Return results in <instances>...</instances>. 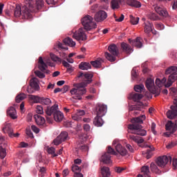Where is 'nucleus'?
<instances>
[{
  "instance_id": "1",
  "label": "nucleus",
  "mask_w": 177,
  "mask_h": 177,
  "mask_svg": "<svg viewBox=\"0 0 177 177\" xmlns=\"http://www.w3.org/2000/svg\"><path fill=\"white\" fill-rule=\"evenodd\" d=\"M42 6H44V0H36V4H34L33 0H26L22 8L20 6H16L14 15L15 17L22 16V19H31V12H38Z\"/></svg>"
},
{
  "instance_id": "2",
  "label": "nucleus",
  "mask_w": 177,
  "mask_h": 177,
  "mask_svg": "<svg viewBox=\"0 0 177 177\" xmlns=\"http://www.w3.org/2000/svg\"><path fill=\"white\" fill-rule=\"evenodd\" d=\"M92 78H93V74H92V73H84V72H78L76 76V80H79V81H82V82L75 84V86L77 88H74L71 90V94L74 95L73 99L77 100H81V99H82V95L86 93V88H85V86H87L88 84L92 82Z\"/></svg>"
},
{
  "instance_id": "3",
  "label": "nucleus",
  "mask_w": 177,
  "mask_h": 177,
  "mask_svg": "<svg viewBox=\"0 0 177 177\" xmlns=\"http://www.w3.org/2000/svg\"><path fill=\"white\" fill-rule=\"evenodd\" d=\"M143 120H146V115H142L140 117L133 118L131 119V124L128 125L129 134H127V137L131 139V140H133V142H138L137 136L134 135H139L140 136H146L147 131L143 129V127H142L141 124H143Z\"/></svg>"
},
{
  "instance_id": "4",
  "label": "nucleus",
  "mask_w": 177,
  "mask_h": 177,
  "mask_svg": "<svg viewBox=\"0 0 177 177\" xmlns=\"http://www.w3.org/2000/svg\"><path fill=\"white\" fill-rule=\"evenodd\" d=\"M44 111L48 117L53 115V118L56 122H60L64 118V115L62 111H59V105L57 104H55L52 106H47Z\"/></svg>"
},
{
  "instance_id": "5",
  "label": "nucleus",
  "mask_w": 177,
  "mask_h": 177,
  "mask_svg": "<svg viewBox=\"0 0 177 177\" xmlns=\"http://www.w3.org/2000/svg\"><path fill=\"white\" fill-rule=\"evenodd\" d=\"M166 75L168 77L167 82L165 84V88H169L177 80V66H170L165 71Z\"/></svg>"
},
{
  "instance_id": "6",
  "label": "nucleus",
  "mask_w": 177,
  "mask_h": 177,
  "mask_svg": "<svg viewBox=\"0 0 177 177\" xmlns=\"http://www.w3.org/2000/svg\"><path fill=\"white\" fill-rule=\"evenodd\" d=\"M109 53H105V57L109 62H115V57L120 55V50L115 44H111L108 47Z\"/></svg>"
},
{
  "instance_id": "7",
  "label": "nucleus",
  "mask_w": 177,
  "mask_h": 177,
  "mask_svg": "<svg viewBox=\"0 0 177 177\" xmlns=\"http://www.w3.org/2000/svg\"><path fill=\"white\" fill-rule=\"evenodd\" d=\"M82 24L84 27V30L90 31L92 28H96L97 25L93 21V17L91 15H86L82 19Z\"/></svg>"
},
{
  "instance_id": "8",
  "label": "nucleus",
  "mask_w": 177,
  "mask_h": 177,
  "mask_svg": "<svg viewBox=\"0 0 177 177\" xmlns=\"http://www.w3.org/2000/svg\"><path fill=\"white\" fill-rule=\"evenodd\" d=\"M111 155L117 156V152L111 147H108L107 152L102 156L101 160L104 164H111Z\"/></svg>"
},
{
  "instance_id": "9",
  "label": "nucleus",
  "mask_w": 177,
  "mask_h": 177,
  "mask_svg": "<svg viewBox=\"0 0 177 177\" xmlns=\"http://www.w3.org/2000/svg\"><path fill=\"white\" fill-rule=\"evenodd\" d=\"M145 86L149 91V92L153 93L155 96H159L160 90L156 88V86L154 85V80L148 78L145 82Z\"/></svg>"
},
{
  "instance_id": "10",
  "label": "nucleus",
  "mask_w": 177,
  "mask_h": 177,
  "mask_svg": "<svg viewBox=\"0 0 177 177\" xmlns=\"http://www.w3.org/2000/svg\"><path fill=\"white\" fill-rule=\"evenodd\" d=\"M171 111L167 112V118L174 120L177 118V96L174 100V104L170 106Z\"/></svg>"
},
{
  "instance_id": "11",
  "label": "nucleus",
  "mask_w": 177,
  "mask_h": 177,
  "mask_svg": "<svg viewBox=\"0 0 177 177\" xmlns=\"http://www.w3.org/2000/svg\"><path fill=\"white\" fill-rule=\"evenodd\" d=\"M169 161H170V162L172 161V158L171 156H159L156 160V164L159 168H165Z\"/></svg>"
},
{
  "instance_id": "12",
  "label": "nucleus",
  "mask_w": 177,
  "mask_h": 177,
  "mask_svg": "<svg viewBox=\"0 0 177 177\" xmlns=\"http://www.w3.org/2000/svg\"><path fill=\"white\" fill-rule=\"evenodd\" d=\"M73 38L77 41H86V35L85 34V28H80L76 30L73 35Z\"/></svg>"
},
{
  "instance_id": "13",
  "label": "nucleus",
  "mask_w": 177,
  "mask_h": 177,
  "mask_svg": "<svg viewBox=\"0 0 177 177\" xmlns=\"http://www.w3.org/2000/svg\"><path fill=\"white\" fill-rule=\"evenodd\" d=\"M68 138V133L67 131H62L54 140L53 143L55 146H59L62 142L67 140Z\"/></svg>"
},
{
  "instance_id": "14",
  "label": "nucleus",
  "mask_w": 177,
  "mask_h": 177,
  "mask_svg": "<svg viewBox=\"0 0 177 177\" xmlns=\"http://www.w3.org/2000/svg\"><path fill=\"white\" fill-rule=\"evenodd\" d=\"M107 19V12L104 10H100L97 12L94 16V19L97 23H102Z\"/></svg>"
},
{
  "instance_id": "15",
  "label": "nucleus",
  "mask_w": 177,
  "mask_h": 177,
  "mask_svg": "<svg viewBox=\"0 0 177 177\" xmlns=\"http://www.w3.org/2000/svg\"><path fill=\"white\" fill-rule=\"evenodd\" d=\"M96 115L100 116H104L107 111V106L103 104H98L96 106Z\"/></svg>"
},
{
  "instance_id": "16",
  "label": "nucleus",
  "mask_w": 177,
  "mask_h": 177,
  "mask_svg": "<svg viewBox=\"0 0 177 177\" xmlns=\"http://www.w3.org/2000/svg\"><path fill=\"white\" fill-rule=\"evenodd\" d=\"M48 65H46V63L44 62V59H42V57H39V70H41L42 73H46V74H50V71L47 70Z\"/></svg>"
},
{
  "instance_id": "17",
  "label": "nucleus",
  "mask_w": 177,
  "mask_h": 177,
  "mask_svg": "<svg viewBox=\"0 0 177 177\" xmlns=\"http://www.w3.org/2000/svg\"><path fill=\"white\" fill-rule=\"evenodd\" d=\"M154 9L155 12H156L158 15L162 16V17H168V11H167L165 8L158 6H155Z\"/></svg>"
},
{
  "instance_id": "18",
  "label": "nucleus",
  "mask_w": 177,
  "mask_h": 177,
  "mask_svg": "<svg viewBox=\"0 0 177 177\" xmlns=\"http://www.w3.org/2000/svg\"><path fill=\"white\" fill-rule=\"evenodd\" d=\"M167 131H171V133H174L177 129V120L175 122L172 121H168L165 125Z\"/></svg>"
},
{
  "instance_id": "19",
  "label": "nucleus",
  "mask_w": 177,
  "mask_h": 177,
  "mask_svg": "<svg viewBox=\"0 0 177 177\" xmlns=\"http://www.w3.org/2000/svg\"><path fill=\"white\" fill-rule=\"evenodd\" d=\"M121 49L122 52L127 53V55H131L133 52V49L129 46V44L122 42L121 44Z\"/></svg>"
},
{
  "instance_id": "20",
  "label": "nucleus",
  "mask_w": 177,
  "mask_h": 177,
  "mask_svg": "<svg viewBox=\"0 0 177 177\" xmlns=\"http://www.w3.org/2000/svg\"><path fill=\"white\" fill-rule=\"evenodd\" d=\"M143 102H138L137 105H132L129 107V111H134V114H139L138 111H140V109H143Z\"/></svg>"
},
{
  "instance_id": "21",
  "label": "nucleus",
  "mask_w": 177,
  "mask_h": 177,
  "mask_svg": "<svg viewBox=\"0 0 177 177\" xmlns=\"http://www.w3.org/2000/svg\"><path fill=\"white\" fill-rule=\"evenodd\" d=\"M140 37H137L134 40H131V39H129V42L132 46H136V48H140L142 46H143V44H142Z\"/></svg>"
},
{
  "instance_id": "22",
  "label": "nucleus",
  "mask_w": 177,
  "mask_h": 177,
  "mask_svg": "<svg viewBox=\"0 0 177 177\" xmlns=\"http://www.w3.org/2000/svg\"><path fill=\"white\" fill-rule=\"evenodd\" d=\"M115 150L120 156H127L128 154V151H127V149L125 147H123L121 144H117L115 146Z\"/></svg>"
},
{
  "instance_id": "23",
  "label": "nucleus",
  "mask_w": 177,
  "mask_h": 177,
  "mask_svg": "<svg viewBox=\"0 0 177 177\" xmlns=\"http://www.w3.org/2000/svg\"><path fill=\"white\" fill-rule=\"evenodd\" d=\"M83 115H85V111L77 110L75 114L72 115V118L74 121H81V118H82Z\"/></svg>"
},
{
  "instance_id": "24",
  "label": "nucleus",
  "mask_w": 177,
  "mask_h": 177,
  "mask_svg": "<svg viewBox=\"0 0 177 177\" xmlns=\"http://www.w3.org/2000/svg\"><path fill=\"white\" fill-rule=\"evenodd\" d=\"M145 147H148L149 149L147 150V152L144 154V157H146L147 160L151 158L153 156L152 151L154 150V147L151 145H145Z\"/></svg>"
},
{
  "instance_id": "25",
  "label": "nucleus",
  "mask_w": 177,
  "mask_h": 177,
  "mask_svg": "<svg viewBox=\"0 0 177 177\" xmlns=\"http://www.w3.org/2000/svg\"><path fill=\"white\" fill-rule=\"evenodd\" d=\"M8 115H10L12 120H16L17 118V112H16V109L15 107L11 106L7 110Z\"/></svg>"
},
{
  "instance_id": "26",
  "label": "nucleus",
  "mask_w": 177,
  "mask_h": 177,
  "mask_svg": "<svg viewBox=\"0 0 177 177\" xmlns=\"http://www.w3.org/2000/svg\"><path fill=\"white\" fill-rule=\"evenodd\" d=\"M110 169L107 167H101V175L100 177H110Z\"/></svg>"
},
{
  "instance_id": "27",
  "label": "nucleus",
  "mask_w": 177,
  "mask_h": 177,
  "mask_svg": "<svg viewBox=\"0 0 177 177\" xmlns=\"http://www.w3.org/2000/svg\"><path fill=\"white\" fill-rule=\"evenodd\" d=\"M126 3H127L129 6H133V8H140L142 6V3L136 0H127Z\"/></svg>"
},
{
  "instance_id": "28",
  "label": "nucleus",
  "mask_w": 177,
  "mask_h": 177,
  "mask_svg": "<svg viewBox=\"0 0 177 177\" xmlns=\"http://www.w3.org/2000/svg\"><path fill=\"white\" fill-rule=\"evenodd\" d=\"M102 117L100 115H97L94 118L93 124L95 127H102L104 122L103 121V119H102Z\"/></svg>"
},
{
  "instance_id": "29",
  "label": "nucleus",
  "mask_w": 177,
  "mask_h": 177,
  "mask_svg": "<svg viewBox=\"0 0 177 177\" xmlns=\"http://www.w3.org/2000/svg\"><path fill=\"white\" fill-rule=\"evenodd\" d=\"M150 169L153 174H157L158 175H160L161 174V170H160V167L158 168V167H157V163L151 162Z\"/></svg>"
},
{
  "instance_id": "30",
  "label": "nucleus",
  "mask_w": 177,
  "mask_h": 177,
  "mask_svg": "<svg viewBox=\"0 0 177 177\" xmlns=\"http://www.w3.org/2000/svg\"><path fill=\"white\" fill-rule=\"evenodd\" d=\"M102 63H103V60L102 58H98L95 61H91V64L93 66V67H95V68H100L102 67Z\"/></svg>"
},
{
  "instance_id": "31",
  "label": "nucleus",
  "mask_w": 177,
  "mask_h": 177,
  "mask_svg": "<svg viewBox=\"0 0 177 177\" xmlns=\"http://www.w3.org/2000/svg\"><path fill=\"white\" fill-rule=\"evenodd\" d=\"M130 97L133 100V102H139L142 97H143V95L136 93H133L130 94Z\"/></svg>"
},
{
  "instance_id": "32",
  "label": "nucleus",
  "mask_w": 177,
  "mask_h": 177,
  "mask_svg": "<svg viewBox=\"0 0 177 177\" xmlns=\"http://www.w3.org/2000/svg\"><path fill=\"white\" fill-rule=\"evenodd\" d=\"M3 132L4 133H8V136H12V133H13V129H12V127L10 124H6L3 128Z\"/></svg>"
},
{
  "instance_id": "33",
  "label": "nucleus",
  "mask_w": 177,
  "mask_h": 177,
  "mask_svg": "<svg viewBox=\"0 0 177 177\" xmlns=\"http://www.w3.org/2000/svg\"><path fill=\"white\" fill-rule=\"evenodd\" d=\"M64 45H68V46H75V41H73V39L70 37H66L63 39Z\"/></svg>"
},
{
  "instance_id": "34",
  "label": "nucleus",
  "mask_w": 177,
  "mask_h": 177,
  "mask_svg": "<svg viewBox=\"0 0 177 177\" xmlns=\"http://www.w3.org/2000/svg\"><path fill=\"white\" fill-rule=\"evenodd\" d=\"M35 119L37 125H44L45 124V118L39 115H35Z\"/></svg>"
},
{
  "instance_id": "35",
  "label": "nucleus",
  "mask_w": 177,
  "mask_h": 177,
  "mask_svg": "<svg viewBox=\"0 0 177 177\" xmlns=\"http://www.w3.org/2000/svg\"><path fill=\"white\" fill-rule=\"evenodd\" d=\"M30 86L33 88L35 91H39V85H38V83L37 82V79L33 78L30 80Z\"/></svg>"
},
{
  "instance_id": "36",
  "label": "nucleus",
  "mask_w": 177,
  "mask_h": 177,
  "mask_svg": "<svg viewBox=\"0 0 177 177\" xmlns=\"http://www.w3.org/2000/svg\"><path fill=\"white\" fill-rule=\"evenodd\" d=\"M91 67L92 66L89 62H81L79 64V68H80V70H89Z\"/></svg>"
},
{
  "instance_id": "37",
  "label": "nucleus",
  "mask_w": 177,
  "mask_h": 177,
  "mask_svg": "<svg viewBox=\"0 0 177 177\" xmlns=\"http://www.w3.org/2000/svg\"><path fill=\"white\" fill-rule=\"evenodd\" d=\"M40 104L49 107V106L52 104V100H50L48 97H41Z\"/></svg>"
},
{
  "instance_id": "38",
  "label": "nucleus",
  "mask_w": 177,
  "mask_h": 177,
  "mask_svg": "<svg viewBox=\"0 0 177 177\" xmlns=\"http://www.w3.org/2000/svg\"><path fill=\"white\" fill-rule=\"evenodd\" d=\"M154 28V26H153V24L148 22L147 24H145V34H150L151 32V29Z\"/></svg>"
},
{
  "instance_id": "39",
  "label": "nucleus",
  "mask_w": 177,
  "mask_h": 177,
  "mask_svg": "<svg viewBox=\"0 0 177 177\" xmlns=\"http://www.w3.org/2000/svg\"><path fill=\"white\" fill-rule=\"evenodd\" d=\"M120 3H121V0H112L111 2V6L113 10L119 9Z\"/></svg>"
},
{
  "instance_id": "40",
  "label": "nucleus",
  "mask_w": 177,
  "mask_h": 177,
  "mask_svg": "<svg viewBox=\"0 0 177 177\" xmlns=\"http://www.w3.org/2000/svg\"><path fill=\"white\" fill-rule=\"evenodd\" d=\"M141 171L143 172L145 177H151L150 176V168L149 166H143L141 168Z\"/></svg>"
},
{
  "instance_id": "41",
  "label": "nucleus",
  "mask_w": 177,
  "mask_h": 177,
  "mask_svg": "<svg viewBox=\"0 0 177 177\" xmlns=\"http://www.w3.org/2000/svg\"><path fill=\"white\" fill-rule=\"evenodd\" d=\"M41 98L42 97H39L37 95H29V99H30V100H32L34 103H41Z\"/></svg>"
},
{
  "instance_id": "42",
  "label": "nucleus",
  "mask_w": 177,
  "mask_h": 177,
  "mask_svg": "<svg viewBox=\"0 0 177 177\" xmlns=\"http://www.w3.org/2000/svg\"><path fill=\"white\" fill-rule=\"evenodd\" d=\"M165 82H167V78L165 77H163L162 80L159 78H157L156 80V84L157 85V86H158V88H161V86H162V85H164Z\"/></svg>"
},
{
  "instance_id": "43",
  "label": "nucleus",
  "mask_w": 177,
  "mask_h": 177,
  "mask_svg": "<svg viewBox=\"0 0 177 177\" xmlns=\"http://www.w3.org/2000/svg\"><path fill=\"white\" fill-rule=\"evenodd\" d=\"M134 91L140 93H142V92H145V85L143 84L136 85L134 86Z\"/></svg>"
},
{
  "instance_id": "44",
  "label": "nucleus",
  "mask_w": 177,
  "mask_h": 177,
  "mask_svg": "<svg viewBox=\"0 0 177 177\" xmlns=\"http://www.w3.org/2000/svg\"><path fill=\"white\" fill-rule=\"evenodd\" d=\"M3 147L0 146V158L3 159L6 157V149Z\"/></svg>"
},
{
  "instance_id": "45",
  "label": "nucleus",
  "mask_w": 177,
  "mask_h": 177,
  "mask_svg": "<svg viewBox=\"0 0 177 177\" xmlns=\"http://www.w3.org/2000/svg\"><path fill=\"white\" fill-rule=\"evenodd\" d=\"M26 97V94L24 93H21L16 97V102L17 103H20L21 100H24V98Z\"/></svg>"
},
{
  "instance_id": "46",
  "label": "nucleus",
  "mask_w": 177,
  "mask_h": 177,
  "mask_svg": "<svg viewBox=\"0 0 177 177\" xmlns=\"http://www.w3.org/2000/svg\"><path fill=\"white\" fill-rule=\"evenodd\" d=\"M148 17L149 19H150V20H153V21L160 20V17H158V15H157V14H155V13L149 14Z\"/></svg>"
},
{
  "instance_id": "47",
  "label": "nucleus",
  "mask_w": 177,
  "mask_h": 177,
  "mask_svg": "<svg viewBox=\"0 0 177 177\" xmlns=\"http://www.w3.org/2000/svg\"><path fill=\"white\" fill-rule=\"evenodd\" d=\"M62 64H63L64 67H66L67 68L68 72H70V71L71 72L74 70V69H73V67H71L70 64H68V62H67L64 60L62 61Z\"/></svg>"
},
{
  "instance_id": "48",
  "label": "nucleus",
  "mask_w": 177,
  "mask_h": 177,
  "mask_svg": "<svg viewBox=\"0 0 177 177\" xmlns=\"http://www.w3.org/2000/svg\"><path fill=\"white\" fill-rule=\"evenodd\" d=\"M50 57L53 62H59V63L62 62V59L59 58V57L56 56L53 53L50 54Z\"/></svg>"
},
{
  "instance_id": "49",
  "label": "nucleus",
  "mask_w": 177,
  "mask_h": 177,
  "mask_svg": "<svg viewBox=\"0 0 177 177\" xmlns=\"http://www.w3.org/2000/svg\"><path fill=\"white\" fill-rule=\"evenodd\" d=\"M130 21L131 24H133L134 26L138 24L139 23V17H134L133 16H130Z\"/></svg>"
},
{
  "instance_id": "50",
  "label": "nucleus",
  "mask_w": 177,
  "mask_h": 177,
  "mask_svg": "<svg viewBox=\"0 0 177 177\" xmlns=\"http://www.w3.org/2000/svg\"><path fill=\"white\" fill-rule=\"evenodd\" d=\"M55 149L54 147H50L48 149V154H52L53 157H57V154L55 153Z\"/></svg>"
},
{
  "instance_id": "51",
  "label": "nucleus",
  "mask_w": 177,
  "mask_h": 177,
  "mask_svg": "<svg viewBox=\"0 0 177 177\" xmlns=\"http://www.w3.org/2000/svg\"><path fill=\"white\" fill-rule=\"evenodd\" d=\"M0 145H3V147H6V146H8L6 141H5V137L3 136L2 134L1 133H0Z\"/></svg>"
},
{
  "instance_id": "52",
  "label": "nucleus",
  "mask_w": 177,
  "mask_h": 177,
  "mask_svg": "<svg viewBox=\"0 0 177 177\" xmlns=\"http://www.w3.org/2000/svg\"><path fill=\"white\" fill-rule=\"evenodd\" d=\"M36 113H37V114H44V108H42V106L41 105L37 106Z\"/></svg>"
},
{
  "instance_id": "53",
  "label": "nucleus",
  "mask_w": 177,
  "mask_h": 177,
  "mask_svg": "<svg viewBox=\"0 0 177 177\" xmlns=\"http://www.w3.org/2000/svg\"><path fill=\"white\" fill-rule=\"evenodd\" d=\"M35 75L38 77L39 78H45V74H44L42 72L39 71H36L35 72Z\"/></svg>"
},
{
  "instance_id": "54",
  "label": "nucleus",
  "mask_w": 177,
  "mask_h": 177,
  "mask_svg": "<svg viewBox=\"0 0 177 177\" xmlns=\"http://www.w3.org/2000/svg\"><path fill=\"white\" fill-rule=\"evenodd\" d=\"M72 171L73 172H80V171H81V167H79L78 165H73L72 166Z\"/></svg>"
},
{
  "instance_id": "55",
  "label": "nucleus",
  "mask_w": 177,
  "mask_h": 177,
  "mask_svg": "<svg viewBox=\"0 0 177 177\" xmlns=\"http://www.w3.org/2000/svg\"><path fill=\"white\" fill-rule=\"evenodd\" d=\"M57 48H58V49H64L65 50H67L68 49V48L64 46V44L60 42H58L57 44Z\"/></svg>"
},
{
  "instance_id": "56",
  "label": "nucleus",
  "mask_w": 177,
  "mask_h": 177,
  "mask_svg": "<svg viewBox=\"0 0 177 177\" xmlns=\"http://www.w3.org/2000/svg\"><path fill=\"white\" fill-rule=\"evenodd\" d=\"M177 145V141H171L168 145H167V149H172V147H175Z\"/></svg>"
},
{
  "instance_id": "57",
  "label": "nucleus",
  "mask_w": 177,
  "mask_h": 177,
  "mask_svg": "<svg viewBox=\"0 0 177 177\" xmlns=\"http://www.w3.org/2000/svg\"><path fill=\"white\" fill-rule=\"evenodd\" d=\"M155 27L157 30H164L165 28L164 24H156Z\"/></svg>"
},
{
  "instance_id": "58",
  "label": "nucleus",
  "mask_w": 177,
  "mask_h": 177,
  "mask_svg": "<svg viewBox=\"0 0 177 177\" xmlns=\"http://www.w3.org/2000/svg\"><path fill=\"white\" fill-rule=\"evenodd\" d=\"M31 129L35 132V133H39V129L35 125L31 126Z\"/></svg>"
},
{
  "instance_id": "59",
  "label": "nucleus",
  "mask_w": 177,
  "mask_h": 177,
  "mask_svg": "<svg viewBox=\"0 0 177 177\" xmlns=\"http://www.w3.org/2000/svg\"><path fill=\"white\" fill-rule=\"evenodd\" d=\"M46 2L48 5H56L57 0H46Z\"/></svg>"
},
{
  "instance_id": "60",
  "label": "nucleus",
  "mask_w": 177,
  "mask_h": 177,
  "mask_svg": "<svg viewBox=\"0 0 177 177\" xmlns=\"http://www.w3.org/2000/svg\"><path fill=\"white\" fill-rule=\"evenodd\" d=\"M83 128L84 131H85L86 132H89L91 131V126H89V124H84Z\"/></svg>"
},
{
  "instance_id": "61",
  "label": "nucleus",
  "mask_w": 177,
  "mask_h": 177,
  "mask_svg": "<svg viewBox=\"0 0 177 177\" xmlns=\"http://www.w3.org/2000/svg\"><path fill=\"white\" fill-rule=\"evenodd\" d=\"M26 135L31 138L32 139H34V134H32V132L30 131V130L26 129Z\"/></svg>"
},
{
  "instance_id": "62",
  "label": "nucleus",
  "mask_w": 177,
  "mask_h": 177,
  "mask_svg": "<svg viewBox=\"0 0 177 177\" xmlns=\"http://www.w3.org/2000/svg\"><path fill=\"white\" fill-rule=\"evenodd\" d=\"M171 6H172V9H174V10L177 9V1L176 0H173L172 1Z\"/></svg>"
},
{
  "instance_id": "63",
  "label": "nucleus",
  "mask_w": 177,
  "mask_h": 177,
  "mask_svg": "<svg viewBox=\"0 0 177 177\" xmlns=\"http://www.w3.org/2000/svg\"><path fill=\"white\" fill-rule=\"evenodd\" d=\"M35 91H36V90H35L34 88H32L30 86L29 87H28V88H27L28 93H34Z\"/></svg>"
},
{
  "instance_id": "64",
  "label": "nucleus",
  "mask_w": 177,
  "mask_h": 177,
  "mask_svg": "<svg viewBox=\"0 0 177 177\" xmlns=\"http://www.w3.org/2000/svg\"><path fill=\"white\" fill-rule=\"evenodd\" d=\"M173 167L174 169H176L177 168V158L173 160Z\"/></svg>"
}]
</instances>
